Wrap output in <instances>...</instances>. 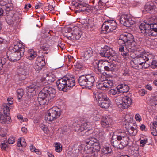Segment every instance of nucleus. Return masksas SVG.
I'll use <instances>...</instances> for the list:
<instances>
[{
    "label": "nucleus",
    "instance_id": "47",
    "mask_svg": "<svg viewBox=\"0 0 157 157\" xmlns=\"http://www.w3.org/2000/svg\"><path fill=\"white\" fill-rule=\"evenodd\" d=\"M108 94V92L107 91L106 93L103 92L102 93V99L101 100L107 101H108L107 95Z\"/></svg>",
    "mask_w": 157,
    "mask_h": 157
},
{
    "label": "nucleus",
    "instance_id": "38",
    "mask_svg": "<svg viewBox=\"0 0 157 157\" xmlns=\"http://www.w3.org/2000/svg\"><path fill=\"white\" fill-rule=\"evenodd\" d=\"M108 22V20L104 22L101 27V33H106L107 30L108 29V26L106 25V23Z\"/></svg>",
    "mask_w": 157,
    "mask_h": 157
},
{
    "label": "nucleus",
    "instance_id": "58",
    "mask_svg": "<svg viewBox=\"0 0 157 157\" xmlns=\"http://www.w3.org/2000/svg\"><path fill=\"white\" fill-rule=\"evenodd\" d=\"M125 143H124L123 142H119V146L118 147L120 149H122L124 147H126L125 144Z\"/></svg>",
    "mask_w": 157,
    "mask_h": 157
},
{
    "label": "nucleus",
    "instance_id": "15",
    "mask_svg": "<svg viewBox=\"0 0 157 157\" xmlns=\"http://www.w3.org/2000/svg\"><path fill=\"white\" fill-rule=\"evenodd\" d=\"M11 0H0V5L1 6L6 9V11L9 12L13 9Z\"/></svg>",
    "mask_w": 157,
    "mask_h": 157
},
{
    "label": "nucleus",
    "instance_id": "24",
    "mask_svg": "<svg viewBox=\"0 0 157 157\" xmlns=\"http://www.w3.org/2000/svg\"><path fill=\"white\" fill-rule=\"evenodd\" d=\"M88 79V81L86 82L87 83L86 84L85 87L90 89V88L91 87L93 86L95 79L94 76L90 75H89Z\"/></svg>",
    "mask_w": 157,
    "mask_h": 157
},
{
    "label": "nucleus",
    "instance_id": "36",
    "mask_svg": "<svg viewBox=\"0 0 157 157\" xmlns=\"http://www.w3.org/2000/svg\"><path fill=\"white\" fill-rule=\"evenodd\" d=\"M37 86L34 84H32L27 87L26 89L27 92L32 93L35 90Z\"/></svg>",
    "mask_w": 157,
    "mask_h": 157
},
{
    "label": "nucleus",
    "instance_id": "23",
    "mask_svg": "<svg viewBox=\"0 0 157 157\" xmlns=\"http://www.w3.org/2000/svg\"><path fill=\"white\" fill-rule=\"evenodd\" d=\"M155 6L153 4L150 2L147 3L144 7V11L147 13L151 12Z\"/></svg>",
    "mask_w": 157,
    "mask_h": 157
},
{
    "label": "nucleus",
    "instance_id": "41",
    "mask_svg": "<svg viewBox=\"0 0 157 157\" xmlns=\"http://www.w3.org/2000/svg\"><path fill=\"white\" fill-rule=\"evenodd\" d=\"M17 96L18 99H20L23 96L24 93L23 90L22 89H18L17 91Z\"/></svg>",
    "mask_w": 157,
    "mask_h": 157
},
{
    "label": "nucleus",
    "instance_id": "49",
    "mask_svg": "<svg viewBox=\"0 0 157 157\" xmlns=\"http://www.w3.org/2000/svg\"><path fill=\"white\" fill-rule=\"evenodd\" d=\"M138 93L140 96H144L147 93V91L144 89H141L139 91Z\"/></svg>",
    "mask_w": 157,
    "mask_h": 157
},
{
    "label": "nucleus",
    "instance_id": "59",
    "mask_svg": "<svg viewBox=\"0 0 157 157\" xmlns=\"http://www.w3.org/2000/svg\"><path fill=\"white\" fill-rule=\"evenodd\" d=\"M98 152L95 151L94 152H92V154L90 156H87L86 157H97L98 155Z\"/></svg>",
    "mask_w": 157,
    "mask_h": 157
},
{
    "label": "nucleus",
    "instance_id": "55",
    "mask_svg": "<svg viewBox=\"0 0 157 157\" xmlns=\"http://www.w3.org/2000/svg\"><path fill=\"white\" fill-rule=\"evenodd\" d=\"M117 89L116 90L115 89H111L110 90L109 92V93L110 94H112L113 95H115L117 93Z\"/></svg>",
    "mask_w": 157,
    "mask_h": 157
},
{
    "label": "nucleus",
    "instance_id": "29",
    "mask_svg": "<svg viewBox=\"0 0 157 157\" xmlns=\"http://www.w3.org/2000/svg\"><path fill=\"white\" fill-rule=\"evenodd\" d=\"M2 108L3 109L4 113L6 116H9L10 113L9 108L6 103H4L2 104Z\"/></svg>",
    "mask_w": 157,
    "mask_h": 157
},
{
    "label": "nucleus",
    "instance_id": "60",
    "mask_svg": "<svg viewBox=\"0 0 157 157\" xmlns=\"http://www.w3.org/2000/svg\"><path fill=\"white\" fill-rule=\"evenodd\" d=\"M6 61V59L4 58H2L0 59V64L2 65H1L2 67L3 65L5 64Z\"/></svg>",
    "mask_w": 157,
    "mask_h": 157
},
{
    "label": "nucleus",
    "instance_id": "28",
    "mask_svg": "<svg viewBox=\"0 0 157 157\" xmlns=\"http://www.w3.org/2000/svg\"><path fill=\"white\" fill-rule=\"evenodd\" d=\"M28 52V59L29 60H33L37 56L36 52L34 50H29Z\"/></svg>",
    "mask_w": 157,
    "mask_h": 157
},
{
    "label": "nucleus",
    "instance_id": "31",
    "mask_svg": "<svg viewBox=\"0 0 157 157\" xmlns=\"http://www.w3.org/2000/svg\"><path fill=\"white\" fill-rule=\"evenodd\" d=\"M135 126V127H131L130 128L128 129V133L131 135H135L137 132V130L136 128V126Z\"/></svg>",
    "mask_w": 157,
    "mask_h": 157
},
{
    "label": "nucleus",
    "instance_id": "43",
    "mask_svg": "<svg viewBox=\"0 0 157 157\" xmlns=\"http://www.w3.org/2000/svg\"><path fill=\"white\" fill-rule=\"evenodd\" d=\"M101 123L102 127L105 128L106 127H107V126L108 124V121L107 118L105 117H103L102 119Z\"/></svg>",
    "mask_w": 157,
    "mask_h": 157
},
{
    "label": "nucleus",
    "instance_id": "56",
    "mask_svg": "<svg viewBox=\"0 0 157 157\" xmlns=\"http://www.w3.org/2000/svg\"><path fill=\"white\" fill-rule=\"evenodd\" d=\"M104 50L103 52L100 53L101 55L102 56H103L105 57H108V53L106 52L107 50Z\"/></svg>",
    "mask_w": 157,
    "mask_h": 157
},
{
    "label": "nucleus",
    "instance_id": "17",
    "mask_svg": "<svg viewBox=\"0 0 157 157\" xmlns=\"http://www.w3.org/2000/svg\"><path fill=\"white\" fill-rule=\"evenodd\" d=\"M116 88L117 89V91L121 93L127 92L129 90L128 86L124 83L119 84Z\"/></svg>",
    "mask_w": 157,
    "mask_h": 157
},
{
    "label": "nucleus",
    "instance_id": "1",
    "mask_svg": "<svg viewBox=\"0 0 157 157\" xmlns=\"http://www.w3.org/2000/svg\"><path fill=\"white\" fill-rule=\"evenodd\" d=\"M55 89L50 86L44 87L39 93L38 100L40 105L48 104L49 101H52L56 95Z\"/></svg>",
    "mask_w": 157,
    "mask_h": 157
},
{
    "label": "nucleus",
    "instance_id": "39",
    "mask_svg": "<svg viewBox=\"0 0 157 157\" xmlns=\"http://www.w3.org/2000/svg\"><path fill=\"white\" fill-rule=\"evenodd\" d=\"M121 52V54L124 58H126L129 56L128 50H119Z\"/></svg>",
    "mask_w": 157,
    "mask_h": 157
},
{
    "label": "nucleus",
    "instance_id": "32",
    "mask_svg": "<svg viewBox=\"0 0 157 157\" xmlns=\"http://www.w3.org/2000/svg\"><path fill=\"white\" fill-rule=\"evenodd\" d=\"M14 49H25L27 48H25L23 44L18 42H16L14 43Z\"/></svg>",
    "mask_w": 157,
    "mask_h": 157
},
{
    "label": "nucleus",
    "instance_id": "20",
    "mask_svg": "<svg viewBox=\"0 0 157 157\" xmlns=\"http://www.w3.org/2000/svg\"><path fill=\"white\" fill-rule=\"evenodd\" d=\"M103 78H105L104 80V82L102 83V90H108V75L107 72H104L102 73V75L101 76Z\"/></svg>",
    "mask_w": 157,
    "mask_h": 157
},
{
    "label": "nucleus",
    "instance_id": "30",
    "mask_svg": "<svg viewBox=\"0 0 157 157\" xmlns=\"http://www.w3.org/2000/svg\"><path fill=\"white\" fill-rule=\"evenodd\" d=\"M117 68L116 65L113 63H111L109 61V72L112 73L117 70Z\"/></svg>",
    "mask_w": 157,
    "mask_h": 157
},
{
    "label": "nucleus",
    "instance_id": "18",
    "mask_svg": "<svg viewBox=\"0 0 157 157\" xmlns=\"http://www.w3.org/2000/svg\"><path fill=\"white\" fill-rule=\"evenodd\" d=\"M71 34V39L73 40H75L79 39L82 33V32L78 28L74 30Z\"/></svg>",
    "mask_w": 157,
    "mask_h": 157
},
{
    "label": "nucleus",
    "instance_id": "14",
    "mask_svg": "<svg viewBox=\"0 0 157 157\" xmlns=\"http://www.w3.org/2000/svg\"><path fill=\"white\" fill-rule=\"evenodd\" d=\"M19 17L17 13L13 14L8 15L6 17L5 20L6 22L9 25L14 24L16 21L18 20Z\"/></svg>",
    "mask_w": 157,
    "mask_h": 157
},
{
    "label": "nucleus",
    "instance_id": "8",
    "mask_svg": "<svg viewBox=\"0 0 157 157\" xmlns=\"http://www.w3.org/2000/svg\"><path fill=\"white\" fill-rule=\"evenodd\" d=\"M141 32L143 33H147L153 36L157 35V31L153 29L151 24H147L145 22L141 23L139 26Z\"/></svg>",
    "mask_w": 157,
    "mask_h": 157
},
{
    "label": "nucleus",
    "instance_id": "50",
    "mask_svg": "<svg viewBox=\"0 0 157 157\" xmlns=\"http://www.w3.org/2000/svg\"><path fill=\"white\" fill-rule=\"evenodd\" d=\"M150 67L152 69L155 68L157 66V62L153 60L151 63Z\"/></svg>",
    "mask_w": 157,
    "mask_h": 157
},
{
    "label": "nucleus",
    "instance_id": "5",
    "mask_svg": "<svg viewBox=\"0 0 157 157\" xmlns=\"http://www.w3.org/2000/svg\"><path fill=\"white\" fill-rule=\"evenodd\" d=\"M60 115L59 109L56 107H54L48 110L45 116V119L48 122H52L56 120Z\"/></svg>",
    "mask_w": 157,
    "mask_h": 157
},
{
    "label": "nucleus",
    "instance_id": "57",
    "mask_svg": "<svg viewBox=\"0 0 157 157\" xmlns=\"http://www.w3.org/2000/svg\"><path fill=\"white\" fill-rule=\"evenodd\" d=\"M15 139L14 137H10L8 140V143L9 144H13L15 142Z\"/></svg>",
    "mask_w": 157,
    "mask_h": 157
},
{
    "label": "nucleus",
    "instance_id": "53",
    "mask_svg": "<svg viewBox=\"0 0 157 157\" xmlns=\"http://www.w3.org/2000/svg\"><path fill=\"white\" fill-rule=\"evenodd\" d=\"M83 67V64L80 62H78L76 64L75 67L77 68L81 69Z\"/></svg>",
    "mask_w": 157,
    "mask_h": 157
},
{
    "label": "nucleus",
    "instance_id": "52",
    "mask_svg": "<svg viewBox=\"0 0 157 157\" xmlns=\"http://www.w3.org/2000/svg\"><path fill=\"white\" fill-rule=\"evenodd\" d=\"M135 118L137 121L140 122L142 121L141 117L139 113L136 114L135 115Z\"/></svg>",
    "mask_w": 157,
    "mask_h": 157
},
{
    "label": "nucleus",
    "instance_id": "4",
    "mask_svg": "<svg viewBox=\"0 0 157 157\" xmlns=\"http://www.w3.org/2000/svg\"><path fill=\"white\" fill-rule=\"evenodd\" d=\"M87 145L84 148V152L89 154L95 151H98L101 149V147L98 141L95 138L91 137L87 139L86 141Z\"/></svg>",
    "mask_w": 157,
    "mask_h": 157
},
{
    "label": "nucleus",
    "instance_id": "33",
    "mask_svg": "<svg viewBox=\"0 0 157 157\" xmlns=\"http://www.w3.org/2000/svg\"><path fill=\"white\" fill-rule=\"evenodd\" d=\"M118 141L119 140H117V139L116 140V139H115V138H113V136L110 141L111 145L114 147L119 148V142Z\"/></svg>",
    "mask_w": 157,
    "mask_h": 157
},
{
    "label": "nucleus",
    "instance_id": "9",
    "mask_svg": "<svg viewBox=\"0 0 157 157\" xmlns=\"http://www.w3.org/2000/svg\"><path fill=\"white\" fill-rule=\"evenodd\" d=\"M29 65L26 62H22L18 71L19 79L20 80L25 79L28 75Z\"/></svg>",
    "mask_w": 157,
    "mask_h": 157
},
{
    "label": "nucleus",
    "instance_id": "51",
    "mask_svg": "<svg viewBox=\"0 0 157 157\" xmlns=\"http://www.w3.org/2000/svg\"><path fill=\"white\" fill-rule=\"evenodd\" d=\"M123 140L121 141L122 142H123L124 143H125L126 146H127L128 145L129 142V137H127L126 138L122 139Z\"/></svg>",
    "mask_w": 157,
    "mask_h": 157
},
{
    "label": "nucleus",
    "instance_id": "13",
    "mask_svg": "<svg viewBox=\"0 0 157 157\" xmlns=\"http://www.w3.org/2000/svg\"><path fill=\"white\" fill-rule=\"evenodd\" d=\"M113 138H115V139H117L119 140L128 137L126 132L121 129L117 130L115 133H113Z\"/></svg>",
    "mask_w": 157,
    "mask_h": 157
},
{
    "label": "nucleus",
    "instance_id": "12",
    "mask_svg": "<svg viewBox=\"0 0 157 157\" xmlns=\"http://www.w3.org/2000/svg\"><path fill=\"white\" fill-rule=\"evenodd\" d=\"M91 128V127L90 124L85 123L82 124L81 126L78 130V132L79 133L82 132L84 133H86V135H88L92 133Z\"/></svg>",
    "mask_w": 157,
    "mask_h": 157
},
{
    "label": "nucleus",
    "instance_id": "35",
    "mask_svg": "<svg viewBox=\"0 0 157 157\" xmlns=\"http://www.w3.org/2000/svg\"><path fill=\"white\" fill-rule=\"evenodd\" d=\"M99 105L101 107L107 109L108 108V101H107L101 100L98 102Z\"/></svg>",
    "mask_w": 157,
    "mask_h": 157
},
{
    "label": "nucleus",
    "instance_id": "64",
    "mask_svg": "<svg viewBox=\"0 0 157 157\" xmlns=\"http://www.w3.org/2000/svg\"><path fill=\"white\" fill-rule=\"evenodd\" d=\"M151 25H152L153 29H155L157 31V22L151 24Z\"/></svg>",
    "mask_w": 157,
    "mask_h": 157
},
{
    "label": "nucleus",
    "instance_id": "10",
    "mask_svg": "<svg viewBox=\"0 0 157 157\" xmlns=\"http://www.w3.org/2000/svg\"><path fill=\"white\" fill-rule=\"evenodd\" d=\"M56 76L51 73H44L40 79L42 84L43 85H51L56 80Z\"/></svg>",
    "mask_w": 157,
    "mask_h": 157
},
{
    "label": "nucleus",
    "instance_id": "7",
    "mask_svg": "<svg viewBox=\"0 0 157 157\" xmlns=\"http://www.w3.org/2000/svg\"><path fill=\"white\" fill-rule=\"evenodd\" d=\"M24 50H9L7 52L9 55L10 60L13 62L19 60L21 57L24 55Z\"/></svg>",
    "mask_w": 157,
    "mask_h": 157
},
{
    "label": "nucleus",
    "instance_id": "62",
    "mask_svg": "<svg viewBox=\"0 0 157 157\" xmlns=\"http://www.w3.org/2000/svg\"><path fill=\"white\" fill-rule=\"evenodd\" d=\"M7 147V145L5 143H2L1 145V147L2 150H5Z\"/></svg>",
    "mask_w": 157,
    "mask_h": 157
},
{
    "label": "nucleus",
    "instance_id": "11",
    "mask_svg": "<svg viewBox=\"0 0 157 157\" xmlns=\"http://www.w3.org/2000/svg\"><path fill=\"white\" fill-rule=\"evenodd\" d=\"M120 21L121 24L126 27H128L135 23V22L131 18H128L127 15L124 14H122L121 16Z\"/></svg>",
    "mask_w": 157,
    "mask_h": 157
},
{
    "label": "nucleus",
    "instance_id": "34",
    "mask_svg": "<svg viewBox=\"0 0 157 157\" xmlns=\"http://www.w3.org/2000/svg\"><path fill=\"white\" fill-rule=\"evenodd\" d=\"M42 63L41 64L39 63H37L36 64L35 63V65L34 66V68L36 71L38 72H39L40 71H41L43 68L44 65H43L44 62H42Z\"/></svg>",
    "mask_w": 157,
    "mask_h": 157
},
{
    "label": "nucleus",
    "instance_id": "2",
    "mask_svg": "<svg viewBox=\"0 0 157 157\" xmlns=\"http://www.w3.org/2000/svg\"><path fill=\"white\" fill-rule=\"evenodd\" d=\"M133 36L130 33H125L120 35L118 40L119 49H134L136 44L133 40Z\"/></svg>",
    "mask_w": 157,
    "mask_h": 157
},
{
    "label": "nucleus",
    "instance_id": "16",
    "mask_svg": "<svg viewBox=\"0 0 157 157\" xmlns=\"http://www.w3.org/2000/svg\"><path fill=\"white\" fill-rule=\"evenodd\" d=\"M86 5L84 3H77L75 4V7L77 9V11L87 13V12L90 13L91 11L86 6Z\"/></svg>",
    "mask_w": 157,
    "mask_h": 157
},
{
    "label": "nucleus",
    "instance_id": "21",
    "mask_svg": "<svg viewBox=\"0 0 157 157\" xmlns=\"http://www.w3.org/2000/svg\"><path fill=\"white\" fill-rule=\"evenodd\" d=\"M142 56H140V57L139 58V61H141L143 59L144 61H145V60L147 61H148L149 60H151L153 59L155 57V56L152 54L148 52H145L144 53V55H142Z\"/></svg>",
    "mask_w": 157,
    "mask_h": 157
},
{
    "label": "nucleus",
    "instance_id": "26",
    "mask_svg": "<svg viewBox=\"0 0 157 157\" xmlns=\"http://www.w3.org/2000/svg\"><path fill=\"white\" fill-rule=\"evenodd\" d=\"M117 23L114 20H109V29L112 32L116 29Z\"/></svg>",
    "mask_w": 157,
    "mask_h": 157
},
{
    "label": "nucleus",
    "instance_id": "3",
    "mask_svg": "<svg viewBox=\"0 0 157 157\" xmlns=\"http://www.w3.org/2000/svg\"><path fill=\"white\" fill-rule=\"evenodd\" d=\"M75 83L74 78L67 75L56 81V86L59 90L66 92L67 87H73L75 86Z\"/></svg>",
    "mask_w": 157,
    "mask_h": 157
},
{
    "label": "nucleus",
    "instance_id": "40",
    "mask_svg": "<svg viewBox=\"0 0 157 157\" xmlns=\"http://www.w3.org/2000/svg\"><path fill=\"white\" fill-rule=\"evenodd\" d=\"M42 62H44L43 65H44L45 63L44 57L41 56H39L37 58L35 63L37 64V63H39L41 64V63H43Z\"/></svg>",
    "mask_w": 157,
    "mask_h": 157
},
{
    "label": "nucleus",
    "instance_id": "19",
    "mask_svg": "<svg viewBox=\"0 0 157 157\" xmlns=\"http://www.w3.org/2000/svg\"><path fill=\"white\" fill-rule=\"evenodd\" d=\"M89 75H82L79 77L78 79V83L81 86H83V87H85L86 84L87 83L86 82L88 81V78Z\"/></svg>",
    "mask_w": 157,
    "mask_h": 157
},
{
    "label": "nucleus",
    "instance_id": "61",
    "mask_svg": "<svg viewBox=\"0 0 157 157\" xmlns=\"http://www.w3.org/2000/svg\"><path fill=\"white\" fill-rule=\"evenodd\" d=\"M19 147L20 146V145L22 147H25L26 146V144L25 142H24L23 143H21V141H18L17 144Z\"/></svg>",
    "mask_w": 157,
    "mask_h": 157
},
{
    "label": "nucleus",
    "instance_id": "27",
    "mask_svg": "<svg viewBox=\"0 0 157 157\" xmlns=\"http://www.w3.org/2000/svg\"><path fill=\"white\" fill-rule=\"evenodd\" d=\"M91 50H87L83 52H82V56L85 59L84 60H88L90 57L92 51Z\"/></svg>",
    "mask_w": 157,
    "mask_h": 157
},
{
    "label": "nucleus",
    "instance_id": "54",
    "mask_svg": "<svg viewBox=\"0 0 157 157\" xmlns=\"http://www.w3.org/2000/svg\"><path fill=\"white\" fill-rule=\"evenodd\" d=\"M147 142V139H144L143 140H141L140 141L141 146L142 147L144 146L145 144Z\"/></svg>",
    "mask_w": 157,
    "mask_h": 157
},
{
    "label": "nucleus",
    "instance_id": "44",
    "mask_svg": "<svg viewBox=\"0 0 157 157\" xmlns=\"http://www.w3.org/2000/svg\"><path fill=\"white\" fill-rule=\"evenodd\" d=\"M55 147L56 151L58 152H60L62 150V147H60V143H55Z\"/></svg>",
    "mask_w": 157,
    "mask_h": 157
},
{
    "label": "nucleus",
    "instance_id": "42",
    "mask_svg": "<svg viewBox=\"0 0 157 157\" xmlns=\"http://www.w3.org/2000/svg\"><path fill=\"white\" fill-rule=\"evenodd\" d=\"M156 127L155 125L150 126L151 132L153 135L155 136H156V134H157V131Z\"/></svg>",
    "mask_w": 157,
    "mask_h": 157
},
{
    "label": "nucleus",
    "instance_id": "37",
    "mask_svg": "<svg viewBox=\"0 0 157 157\" xmlns=\"http://www.w3.org/2000/svg\"><path fill=\"white\" fill-rule=\"evenodd\" d=\"M94 97L95 98L96 100H100L102 99V93H99L97 91L94 92Z\"/></svg>",
    "mask_w": 157,
    "mask_h": 157
},
{
    "label": "nucleus",
    "instance_id": "48",
    "mask_svg": "<svg viewBox=\"0 0 157 157\" xmlns=\"http://www.w3.org/2000/svg\"><path fill=\"white\" fill-rule=\"evenodd\" d=\"M151 104L152 106H155L157 105V96H156L151 101Z\"/></svg>",
    "mask_w": 157,
    "mask_h": 157
},
{
    "label": "nucleus",
    "instance_id": "45",
    "mask_svg": "<svg viewBox=\"0 0 157 157\" xmlns=\"http://www.w3.org/2000/svg\"><path fill=\"white\" fill-rule=\"evenodd\" d=\"M102 154H108V146L107 144L104 145L101 149Z\"/></svg>",
    "mask_w": 157,
    "mask_h": 157
},
{
    "label": "nucleus",
    "instance_id": "22",
    "mask_svg": "<svg viewBox=\"0 0 157 157\" xmlns=\"http://www.w3.org/2000/svg\"><path fill=\"white\" fill-rule=\"evenodd\" d=\"M12 120L10 116H6L0 113V123L2 124H10Z\"/></svg>",
    "mask_w": 157,
    "mask_h": 157
},
{
    "label": "nucleus",
    "instance_id": "63",
    "mask_svg": "<svg viewBox=\"0 0 157 157\" xmlns=\"http://www.w3.org/2000/svg\"><path fill=\"white\" fill-rule=\"evenodd\" d=\"M5 10L6 11V9L2 6H1L0 7V16H2L4 13V10Z\"/></svg>",
    "mask_w": 157,
    "mask_h": 157
},
{
    "label": "nucleus",
    "instance_id": "6",
    "mask_svg": "<svg viewBox=\"0 0 157 157\" xmlns=\"http://www.w3.org/2000/svg\"><path fill=\"white\" fill-rule=\"evenodd\" d=\"M131 98L128 96L123 98L119 97L115 100V102L118 107L121 109H127L131 105Z\"/></svg>",
    "mask_w": 157,
    "mask_h": 157
},
{
    "label": "nucleus",
    "instance_id": "25",
    "mask_svg": "<svg viewBox=\"0 0 157 157\" xmlns=\"http://www.w3.org/2000/svg\"><path fill=\"white\" fill-rule=\"evenodd\" d=\"M94 64H95L97 65L98 70L99 72L100 73H103L102 71H101V70L100 68V66H99L100 65H102L103 66H104V68L105 70L106 71H108V66H104L105 65V63L104 62H102L101 61L100 62L99 60H96L94 62Z\"/></svg>",
    "mask_w": 157,
    "mask_h": 157
},
{
    "label": "nucleus",
    "instance_id": "46",
    "mask_svg": "<svg viewBox=\"0 0 157 157\" xmlns=\"http://www.w3.org/2000/svg\"><path fill=\"white\" fill-rule=\"evenodd\" d=\"M109 74H110L109 73V87H111L114 85V82L112 78H110L111 76Z\"/></svg>",
    "mask_w": 157,
    "mask_h": 157
}]
</instances>
